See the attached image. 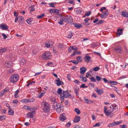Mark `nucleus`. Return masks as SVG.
I'll return each instance as SVG.
<instances>
[{
    "instance_id": "nucleus-16",
    "label": "nucleus",
    "mask_w": 128,
    "mask_h": 128,
    "mask_svg": "<svg viewBox=\"0 0 128 128\" xmlns=\"http://www.w3.org/2000/svg\"><path fill=\"white\" fill-rule=\"evenodd\" d=\"M56 110L58 112H62L63 110V107L62 106V105L60 104Z\"/></svg>"
},
{
    "instance_id": "nucleus-57",
    "label": "nucleus",
    "mask_w": 128,
    "mask_h": 128,
    "mask_svg": "<svg viewBox=\"0 0 128 128\" xmlns=\"http://www.w3.org/2000/svg\"><path fill=\"white\" fill-rule=\"evenodd\" d=\"M70 62L73 63L75 65H76L78 64V62H76V60H72L70 61Z\"/></svg>"
},
{
    "instance_id": "nucleus-36",
    "label": "nucleus",
    "mask_w": 128,
    "mask_h": 128,
    "mask_svg": "<svg viewBox=\"0 0 128 128\" xmlns=\"http://www.w3.org/2000/svg\"><path fill=\"white\" fill-rule=\"evenodd\" d=\"M74 111L78 114H79L80 113V110H79V109L78 108H75Z\"/></svg>"
},
{
    "instance_id": "nucleus-7",
    "label": "nucleus",
    "mask_w": 128,
    "mask_h": 128,
    "mask_svg": "<svg viewBox=\"0 0 128 128\" xmlns=\"http://www.w3.org/2000/svg\"><path fill=\"white\" fill-rule=\"evenodd\" d=\"M17 20H18L19 24L21 25H22L24 22V18L22 16H19L18 17L16 18L14 22H16Z\"/></svg>"
},
{
    "instance_id": "nucleus-8",
    "label": "nucleus",
    "mask_w": 128,
    "mask_h": 128,
    "mask_svg": "<svg viewBox=\"0 0 128 128\" xmlns=\"http://www.w3.org/2000/svg\"><path fill=\"white\" fill-rule=\"evenodd\" d=\"M113 50L117 52L120 53H122V48L120 46L115 47L113 48Z\"/></svg>"
},
{
    "instance_id": "nucleus-60",
    "label": "nucleus",
    "mask_w": 128,
    "mask_h": 128,
    "mask_svg": "<svg viewBox=\"0 0 128 128\" xmlns=\"http://www.w3.org/2000/svg\"><path fill=\"white\" fill-rule=\"evenodd\" d=\"M91 14V12H88L85 14V16H88L90 15Z\"/></svg>"
},
{
    "instance_id": "nucleus-22",
    "label": "nucleus",
    "mask_w": 128,
    "mask_h": 128,
    "mask_svg": "<svg viewBox=\"0 0 128 128\" xmlns=\"http://www.w3.org/2000/svg\"><path fill=\"white\" fill-rule=\"evenodd\" d=\"M122 16L124 17L128 18V12L126 11H122Z\"/></svg>"
},
{
    "instance_id": "nucleus-59",
    "label": "nucleus",
    "mask_w": 128,
    "mask_h": 128,
    "mask_svg": "<svg viewBox=\"0 0 128 128\" xmlns=\"http://www.w3.org/2000/svg\"><path fill=\"white\" fill-rule=\"evenodd\" d=\"M59 12V10L56 9H54V14L58 13Z\"/></svg>"
},
{
    "instance_id": "nucleus-33",
    "label": "nucleus",
    "mask_w": 128,
    "mask_h": 128,
    "mask_svg": "<svg viewBox=\"0 0 128 128\" xmlns=\"http://www.w3.org/2000/svg\"><path fill=\"white\" fill-rule=\"evenodd\" d=\"M7 50L6 48H0V53H4L7 51Z\"/></svg>"
},
{
    "instance_id": "nucleus-19",
    "label": "nucleus",
    "mask_w": 128,
    "mask_h": 128,
    "mask_svg": "<svg viewBox=\"0 0 128 128\" xmlns=\"http://www.w3.org/2000/svg\"><path fill=\"white\" fill-rule=\"evenodd\" d=\"M80 80L81 81L84 82H86L87 81V79L85 77L83 76L82 75H80Z\"/></svg>"
},
{
    "instance_id": "nucleus-30",
    "label": "nucleus",
    "mask_w": 128,
    "mask_h": 128,
    "mask_svg": "<svg viewBox=\"0 0 128 128\" xmlns=\"http://www.w3.org/2000/svg\"><path fill=\"white\" fill-rule=\"evenodd\" d=\"M74 26L78 29L82 27L81 24H80L74 23Z\"/></svg>"
},
{
    "instance_id": "nucleus-20",
    "label": "nucleus",
    "mask_w": 128,
    "mask_h": 128,
    "mask_svg": "<svg viewBox=\"0 0 128 128\" xmlns=\"http://www.w3.org/2000/svg\"><path fill=\"white\" fill-rule=\"evenodd\" d=\"M123 31V29L121 28H118L117 30V34L118 36H120L122 34Z\"/></svg>"
},
{
    "instance_id": "nucleus-63",
    "label": "nucleus",
    "mask_w": 128,
    "mask_h": 128,
    "mask_svg": "<svg viewBox=\"0 0 128 128\" xmlns=\"http://www.w3.org/2000/svg\"><path fill=\"white\" fill-rule=\"evenodd\" d=\"M80 87L81 88H87L88 87V86H85V84H82L81 86H80Z\"/></svg>"
},
{
    "instance_id": "nucleus-40",
    "label": "nucleus",
    "mask_w": 128,
    "mask_h": 128,
    "mask_svg": "<svg viewBox=\"0 0 128 128\" xmlns=\"http://www.w3.org/2000/svg\"><path fill=\"white\" fill-rule=\"evenodd\" d=\"M109 84H112L113 85H116L117 83L116 82H114L111 81H110L109 82Z\"/></svg>"
},
{
    "instance_id": "nucleus-23",
    "label": "nucleus",
    "mask_w": 128,
    "mask_h": 128,
    "mask_svg": "<svg viewBox=\"0 0 128 128\" xmlns=\"http://www.w3.org/2000/svg\"><path fill=\"white\" fill-rule=\"evenodd\" d=\"M95 91L99 94H102L104 93L103 90L102 89L98 90V88H96Z\"/></svg>"
},
{
    "instance_id": "nucleus-56",
    "label": "nucleus",
    "mask_w": 128,
    "mask_h": 128,
    "mask_svg": "<svg viewBox=\"0 0 128 128\" xmlns=\"http://www.w3.org/2000/svg\"><path fill=\"white\" fill-rule=\"evenodd\" d=\"M100 68L99 67H96L93 69V70L96 72L98 70H99Z\"/></svg>"
},
{
    "instance_id": "nucleus-35",
    "label": "nucleus",
    "mask_w": 128,
    "mask_h": 128,
    "mask_svg": "<svg viewBox=\"0 0 128 128\" xmlns=\"http://www.w3.org/2000/svg\"><path fill=\"white\" fill-rule=\"evenodd\" d=\"M8 114L12 116L14 114V111L13 110H8Z\"/></svg>"
},
{
    "instance_id": "nucleus-21",
    "label": "nucleus",
    "mask_w": 128,
    "mask_h": 128,
    "mask_svg": "<svg viewBox=\"0 0 128 128\" xmlns=\"http://www.w3.org/2000/svg\"><path fill=\"white\" fill-rule=\"evenodd\" d=\"M110 108H112V110L115 109L116 110H118V106L115 104L112 105L110 106Z\"/></svg>"
},
{
    "instance_id": "nucleus-55",
    "label": "nucleus",
    "mask_w": 128,
    "mask_h": 128,
    "mask_svg": "<svg viewBox=\"0 0 128 128\" xmlns=\"http://www.w3.org/2000/svg\"><path fill=\"white\" fill-rule=\"evenodd\" d=\"M45 46L47 48H49L51 47L50 45L48 42L45 43Z\"/></svg>"
},
{
    "instance_id": "nucleus-25",
    "label": "nucleus",
    "mask_w": 128,
    "mask_h": 128,
    "mask_svg": "<svg viewBox=\"0 0 128 128\" xmlns=\"http://www.w3.org/2000/svg\"><path fill=\"white\" fill-rule=\"evenodd\" d=\"M91 58V57L89 56H86L84 57V62H88Z\"/></svg>"
},
{
    "instance_id": "nucleus-12",
    "label": "nucleus",
    "mask_w": 128,
    "mask_h": 128,
    "mask_svg": "<svg viewBox=\"0 0 128 128\" xmlns=\"http://www.w3.org/2000/svg\"><path fill=\"white\" fill-rule=\"evenodd\" d=\"M35 112L32 111V112H30L28 113L27 115V118H32L34 116V115L35 114Z\"/></svg>"
},
{
    "instance_id": "nucleus-62",
    "label": "nucleus",
    "mask_w": 128,
    "mask_h": 128,
    "mask_svg": "<svg viewBox=\"0 0 128 128\" xmlns=\"http://www.w3.org/2000/svg\"><path fill=\"white\" fill-rule=\"evenodd\" d=\"M96 80L98 81H100L101 80L100 77L99 76H97L96 77Z\"/></svg>"
},
{
    "instance_id": "nucleus-53",
    "label": "nucleus",
    "mask_w": 128,
    "mask_h": 128,
    "mask_svg": "<svg viewBox=\"0 0 128 128\" xmlns=\"http://www.w3.org/2000/svg\"><path fill=\"white\" fill-rule=\"evenodd\" d=\"M72 50H73L71 46H69L68 47V50L69 52L71 53L72 51Z\"/></svg>"
},
{
    "instance_id": "nucleus-64",
    "label": "nucleus",
    "mask_w": 128,
    "mask_h": 128,
    "mask_svg": "<svg viewBox=\"0 0 128 128\" xmlns=\"http://www.w3.org/2000/svg\"><path fill=\"white\" fill-rule=\"evenodd\" d=\"M96 46L95 43H93L91 45V47L93 48L96 47Z\"/></svg>"
},
{
    "instance_id": "nucleus-48",
    "label": "nucleus",
    "mask_w": 128,
    "mask_h": 128,
    "mask_svg": "<svg viewBox=\"0 0 128 128\" xmlns=\"http://www.w3.org/2000/svg\"><path fill=\"white\" fill-rule=\"evenodd\" d=\"M54 4L52 2L50 3L49 4V6L51 7L55 8V6L54 5Z\"/></svg>"
},
{
    "instance_id": "nucleus-39",
    "label": "nucleus",
    "mask_w": 128,
    "mask_h": 128,
    "mask_svg": "<svg viewBox=\"0 0 128 128\" xmlns=\"http://www.w3.org/2000/svg\"><path fill=\"white\" fill-rule=\"evenodd\" d=\"M62 90L61 88H59L57 90V93L59 94H61L62 93Z\"/></svg>"
},
{
    "instance_id": "nucleus-2",
    "label": "nucleus",
    "mask_w": 128,
    "mask_h": 128,
    "mask_svg": "<svg viewBox=\"0 0 128 128\" xmlns=\"http://www.w3.org/2000/svg\"><path fill=\"white\" fill-rule=\"evenodd\" d=\"M63 96H62L61 94L60 96V100L61 101L64 100V98H70L71 95L69 94V92L68 91H63Z\"/></svg>"
},
{
    "instance_id": "nucleus-3",
    "label": "nucleus",
    "mask_w": 128,
    "mask_h": 128,
    "mask_svg": "<svg viewBox=\"0 0 128 128\" xmlns=\"http://www.w3.org/2000/svg\"><path fill=\"white\" fill-rule=\"evenodd\" d=\"M18 79V76L17 74H14L11 76L10 81L11 82L14 83L17 82Z\"/></svg>"
},
{
    "instance_id": "nucleus-45",
    "label": "nucleus",
    "mask_w": 128,
    "mask_h": 128,
    "mask_svg": "<svg viewBox=\"0 0 128 128\" xmlns=\"http://www.w3.org/2000/svg\"><path fill=\"white\" fill-rule=\"evenodd\" d=\"M32 21V20L30 19H28L26 20V22L29 24H31Z\"/></svg>"
},
{
    "instance_id": "nucleus-44",
    "label": "nucleus",
    "mask_w": 128,
    "mask_h": 128,
    "mask_svg": "<svg viewBox=\"0 0 128 128\" xmlns=\"http://www.w3.org/2000/svg\"><path fill=\"white\" fill-rule=\"evenodd\" d=\"M104 21L103 20H100L96 24H97L99 25L103 23Z\"/></svg>"
},
{
    "instance_id": "nucleus-54",
    "label": "nucleus",
    "mask_w": 128,
    "mask_h": 128,
    "mask_svg": "<svg viewBox=\"0 0 128 128\" xmlns=\"http://www.w3.org/2000/svg\"><path fill=\"white\" fill-rule=\"evenodd\" d=\"M64 45L62 44H60L58 45V47L60 48H62L63 47Z\"/></svg>"
},
{
    "instance_id": "nucleus-52",
    "label": "nucleus",
    "mask_w": 128,
    "mask_h": 128,
    "mask_svg": "<svg viewBox=\"0 0 128 128\" xmlns=\"http://www.w3.org/2000/svg\"><path fill=\"white\" fill-rule=\"evenodd\" d=\"M47 66H49L50 67H52L53 66L52 63L51 62H48L46 64Z\"/></svg>"
},
{
    "instance_id": "nucleus-10",
    "label": "nucleus",
    "mask_w": 128,
    "mask_h": 128,
    "mask_svg": "<svg viewBox=\"0 0 128 128\" xmlns=\"http://www.w3.org/2000/svg\"><path fill=\"white\" fill-rule=\"evenodd\" d=\"M108 11L104 12L100 14V17L102 18H104L108 16Z\"/></svg>"
},
{
    "instance_id": "nucleus-41",
    "label": "nucleus",
    "mask_w": 128,
    "mask_h": 128,
    "mask_svg": "<svg viewBox=\"0 0 128 128\" xmlns=\"http://www.w3.org/2000/svg\"><path fill=\"white\" fill-rule=\"evenodd\" d=\"M22 102L26 103H28V99H23L22 100Z\"/></svg>"
},
{
    "instance_id": "nucleus-1",
    "label": "nucleus",
    "mask_w": 128,
    "mask_h": 128,
    "mask_svg": "<svg viewBox=\"0 0 128 128\" xmlns=\"http://www.w3.org/2000/svg\"><path fill=\"white\" fill-rule=\"evenodd\" d=\"M42 105L43 107L44 110L46 112H49L50 110V106L48 103L43 102Z\"/></svg>"
},
{
    "instance_id": "nucleus-51",
    "label": "nucleus",
    "mask_w": 128,
    "mask_h": 128,
    "mask_svg": "<svg viewBox=\"0 0 128 128\" xmlns=\"http://www.w3.org/2000/svg\"><path fill=\"white\" fill-rule=\"evenodd\" d=\"M8 72L10 74H12L14 72V70L13 69L11 68L8 70Z\"/></svg>"
},
{
    "instance_id": "nucleus-50",
    "label": "nucleus",
    "mask_w": 128,
    "mask_h": 128,
    "mask_svg": "<svg viewBox=\"0 0 128 128\" xmlns=\"http://www.w3.org/2000/svg\"><path fill=\"white\" fill-rule=\"evenodd\" d=\"M48 42L50 45L51 47H52L53 46V44H54V42L52 41H50Z\"/></svg>"
},
{
    "instance_id": "nucleus-26",
    "label": "nucleus",
    "mask_w": 128,
    "mask_h": 128,
    "mask_svg": "<svg viewBox=\"0 0 128 128\" xmlns=\"http://www.w3.org/2000/svg\"><path fill=\"white\" fill-rule=\"evenodd\" d=\"M80 118L78 116H76L74 118V122H78L80 120Z\"/></svg>"
},
{
    "instance_id": "nucleus-47",
    "label": "nucleus",
    "mask_w": 128,
    "mask_h": 128,
    "mask_svg": "<svg viewBox=\"0 0 128 128\" xmlns=\"http://www.w3.org/2000/svg\"><path fill=\"white\" fill-rule=\"evenodd\" d=\"M73 33L72 32L70 33L68 35L67 37L68 38H70L73 35Z\"/></svg>"
},
{
    "instance_id": "nucleus-14",
    "label": "nucleus",
    "mask_w": 128,
    "mask_h": 128,
    "mask_svg": "<svg viewBox=\"0 0 128 128\" xmlns=\"http://www.w3.org/2000/svg\"><path fill=\"white\" fill-rule=\"evenodd\" d=\"M80 72L82 74H84L87 70L86 68L84 67L80 68Z\"/></svg>"
},
{
    "instance_id": "nucleus-6",
    "label": "nucleus",
    "mask_w": 128,
    "mask_h": 128,
    "mask_svg": "<svg viewBox=\"0 0 128 128\" xmlns=\"http://www.w3.org/2000/svg\"><path fill=\"white\" fill-rule=\"evenodd\" d=\"M64 22L67 24L71 23L72 22V18L70 16L66 15L63 16Z\"/></svg>"
},
{
    "instance_id": "nucleus-43",
    "label": "nucleus",
    "mask_w": 128,
    "mask_h": 128,
    "mask_svg": "<svg viewBox=\"0 0 128 128\" xmlns=\"http://www.w3.org/2000/svg\"><path fill=\"white\" fill-rule=\"evenodd\" d=\"M44 93L41 92L40 94L38 95V98H41L42 97V96L44 95Z\"/></svg>"
},
{
    "instance_id": "nucleus-31",
    "label": "nucleus",
    "mask_w": 128,
    "mask_h": 128,
    "mask_svg": "<svg viewBox=\"0 0 128 128\" xmlns=\"http://www.w3.org/2000/svg\"><path fill=\"white\" fill-rule=\"evenodd\" d=\"M7 91V90L5 89L1 91L0 92V96H2L5 94Z\"/></svg>"
},
{
    "instance_id": "nucleus-11",
    "label": "nucleus",
    "mask_w": 128,
    "mask_h": 128,
    "mask_svg": "<svg viewBox=\"0 0 128 128\" xmlns=\"http://www.w3.org/2000/svg\"><path fill=\"white\" fill-rule=\"evenodd\" d=\"M13 64V62L10 61H8L6 62L4 64V66L7 68L12 67Z\"/></svg>"
},
{
    "instance_id": "nucleus-28",
    "label": "nucleus",
    "mask_w": 128,
    "mask_h": 128,
    "mask_svg": "<svg viewBox=\"0 0 128 128\" xmlns=\"http://www.w3.org/2000/svg\"><path fill=\"white\" fill-rule=\"evenodd\" d=\"M65 22L64 20V18L63 17H62L60 19V20L58 22V23L60 25H62L64 24V22Z\"/></svg>"
},
{
    "instance_id": "nucleus-13",
    "label": "nucleus",
    "mask_w": 128,
    "mask_h": 128,
    "mask_svg": "<svg viewBox=\"0 0 128 128\" xmlns=\"http://www.w3.org/2000/svg\"><path fill=\"white\" fill-rule=\"evenodd\" d=\"M59 118L61 121H64L66 118V115L64 113L60 115Z\"/></svg>"
},
{
    "instance_id": "nucleus-42",
    "label": "nucleus",
    "mask_w": 128,
    "mask_h": 128,
    "mask_svg": "<svg viewBox=\"0 0 128 128\" xmlns=\"http://www.w3.org/2000/svg\"><path fill=\"white\" fill-rule=\"evenodd\" d=\"M6 116H0V120H2L6 119Z\"/></svg>"
},
{
    "instance_id": "nucleus-38",
    "label": "nucleus",
    "mask_w": 128,
    "mask_h": 128,
    "mask_svg": "<svg viewBox=\"0 0 128 128\" xmlns=\"http://www.w3.org/2000/svg\"><path fill=\"white\" fill-rule=\"evenodd\" d=\"M19 90H17L15 92V94L14 95V97L16 98L18 97V96H17L18 94V93L19 92Z\"/></svg>"
},
{
    "instance_id": "nucleus-37",
    "label": "nucleus",
    "mask_w": 128,
    "mask_h": 128,
    "mask_svg": "<svg viewBox=\"0 0 128 128\" xmlns=\"http://www.w3.org/2000/svg\"><path fill=\"white\" fill-rule=\"evenodd\" d=\"M44 14H43L40 15L38 16L36 18L38 19H40L43 18L44 17Z\"/></svg>"
},
{
    "instance_id": "nucleus-58",
    "label": "nucleus",
    "mask_w": 128,
    "mask_h": 128,
    "mask_svg": "<svg viewBox=\"0 0 128 128\" xmlns=\"http://www.w3.org/2000/svg\"><path fill=\"white\" fill-rule=\"evenodd\" d=\"M103 80L105 83H109L110 81H108V80L106 79V78H103Z\"/></svg>"
},
{
    "instance_id": "nucleus-15",
    "label": "nucleus",
    "mask_w": 128,
    "mask_h": 128,
    "mask_svg": "<svg viewBox=\"0 0 128 128\" xmlns=\"http://www.w3.org/2000/svg\"><path fill=\"white\" fill-rule=\"evenodd\" d=\"M0 28L3 30H7L8 29V26L5 24H1L0 25Z\"/></svg>"
},
{
    "instance_id": "nucleus-49",
    "label": "nucleus",
    "mask_w": 128,
    "mask_h": 128,
    "mask_svg": "<svg viewBox=\"0 0 128 128\" xmlns=\"http://www.w3.org/2000/svg\"><path fill=\"white\" fill-rule=\"evenodd\" d=\"M90 79L92 82H95L96 81V79L94 77H92Z\"/></svg>"
},
{
    "instance_id": "nucleus-34",
    "label": "nucleus",
    "mask_w": 128,
    "mask_h": 128,
    "mask_svg": "<svg viewBox=\"0 0 128 128\" xmlns=\"http://www.w3.org/2000/svg\"><path fill=\"white\" fill-rule=\"evenodd\" d=\"M82 57L80 56H78V57L76 58V60L77 61H76L77 62H78V64L79 62H81L82 61V60L81 59Z\"/></svg>"
},
{
    "instance_id": "nucleus-9",
    "label": "nucleus",
    "mask_w": 128,
    "mask_h": 128,
    "mask_svg": "<svg viewBox=\"0 0 128 128\" xmlns=\"http://www.w3.org/2000/svg\"><path fill=\"white\" fill-rule=\"evenodd\" d=\"M122 122V121H119L118 122H113L109 124L108 125V127H110L114 126L117 125H118L120 124Z\"/></svg>"
},
{
    "instance_id": "nucleus-24",
    "label": "nucleus",
    "mask_w": 128,
    "mask_h": 128,
    "mask_svg": "<svg viewBox=\"0 0 128 128\" xmlns=\"http://www.w3.org/2000/svg\"><path fill=\"white\" fill-rule=\"evenodd\" d=\"M74 91L76 94L77 96L79 95L78 91L79 90V88L78 87L76 86L74 88Z\"/></svg>"
},
{
    "instance_id": "nucleus-4",
    "label": "nucleus",
    "mask_w": 128,
    "mask_h": 128,
    "mask_svg": "<svg viewBox=\"0 0 128 128\" xmlns=\"http://www.w3.org/2000/svg\"><path fill=\"white\" fill-rule=\"evenodd\" d=\"M107 108L106 106L104 107V112L106 115L108 117H112L113 115L112 112L110 110H107Z\"/></svg>"
},
{
    "instance_id": "nucleus-32",
    "label": "nucleus",
    "mask_w": 128,
    "mask_h": 128,
    "mask_svg": "<svg viewBox=\"0 0 128 128\" xmlns=\"http://www.w3.org/2000/svg\"><path fill=\"white\" fill-rule=\"evenodd\" d=\"M75 12L76 14H81L82 12V10L81 8H76L75 9Z\"/></svg>"
},
{
    "instance_id": "nucleus-5",
    "label": "nucleus",
    "mask_w": 128,
    "mask_h": 128,
    "mask_svg": "<svg viewBox=\"0 0 128 128\" xmlns=\"http://www.w3.org/2000/svg\"><path fill=\"white\" fill-rule=\"evenodd\" d=\"M51 57V55L48 52H46L44 53L42 56V58L44 60H48Z\"/></svg>"
},
{
    "instance_id": "nucleus-61",
    "label": "nucleus",
    "mask_w": 128,
    "mask_h": 128,
    "mask_svg": "<svg viewBox=\"0 0 128 128\" xmlns=\"http://www.w3.org/2000/svg\"><path fill=\"white\" fill-rule=\"evenodd\" d=\"M71 124L70 122L67 123L66 125L65 126L66 127H69L70 126Z\"/></svg>"
},
{
    "instance_id": "nucleus-29",
    "label": "nucleus",
    "mask_w": 128,
    "mask_h": 128,
    "mask_svg": "<svg viewBox=\"0 0 128 128\" xmlns=\"http://www.w3.org/2000/svg\"><path fill=\"white\" fill-rule=\"evenodd\" d=\"M81 54V52L80 51H74L73 53L71 55V56H74L75 54L77 55H80Z\"/></svg>"
},
{
    "instance_id": "nucleus-46",
    "label": "nucleus",
    "mask_w": 128,
    "mask_h": 128,
    "mask_svg": "<svg viewBox=\"0 0 128 128\" xmlns=\"http://www.w3.org/2000/svg\"><path fill=\"white\" fill-rule=\"evenodd\" d=\"M35 99L34 98H32L30 99H28L29 102H32L35 101Z\"/></svg>"
},
{
    "instance_id": "nucleus-17",
    "label": "nucleus",
    "mask_w": 128,
    "mask_h": 128,
    "mask_svg": "<svg viewBox=\"0 0 128 128\" xmlns=\"http://www.w3.org/2000/svg\"><path fill=\"white\" fill-rule=\"evenodd\" d=\"M55 81L56 82V84L58 86H60L61 85H62L64 84V83L60 81L59 78H58L57 80H56Z\"/></svg>"
},
{
    "instance_id": "nucleus-18",
    "label": "nucleus",
    "mask_w": 128,
    "mask_h": 128,
    "mask_svg": "<svg viewBox=\"0 0 128 128\" xmlns=\"http://www.w3.org/2000/svg\"><path fill=\"white\" fill-rule=\"evenodd\" d=\"M60 105L59 104L54 102L53 105V108L54 109L56 110Z\"/></svg>"
},
{
    "instance_id": "nucleus-27",
    "label": "nucleus",
    "mask_w": 128,
    "mask_h": 128,
    "mask_svg": "<svg viewBox=\"0 0 128 128\" xmlns=\"http://www.w3.org/2000/svg\"><path fill=\"white\" fill-rule=\"evenodd\" d=\"M20 64L23 65L26 63V61L24 58H20Z\"/></svg>"
}]
</instances>
